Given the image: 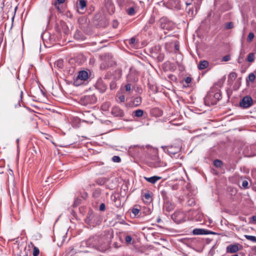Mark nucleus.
I'll list each match as a JSON object with an SVG mask.
<instances>
[{
    "mask_svg": "<svg viewBox=\"0 0 256 256\" xmlns=\"http://www.w3.org/2000/svg\"><path fill=\"white\" fill-rule=\"evenodd\" d=\"M2 42V36L0 34V44H1Z\"/></svg>",
    "mask_w": 256,
    "mask_h": 256,
    "instance_id": "680f3d73",
    "label": "nucleus"
},
{
    "mask_svg": "<svg viewBox=\"0 0 256 256\" xmlns=\"http://www.w3.org/2000/svg\"><path fill=\"white\" fill-rule=\"evenodd\" d=\"M144 150V146L138 145L130 146L129 148V152L132 154L138 156L139 154L143 152Z\"/></svg>",
    "mask_w": 256,
    "mask_h": 256,
    "instance_id": "ddd939ff",
    "label": "nucleus"
},
{
    "mask_svg": "<svg viewBox=\"0 0 256 256\" xmlns=\"http://www.w3.org/2000/svg\"><path fill=\"white\" fill-rule=\"evenodd\" d=\"M239 246L242 247L239 244H231L228 246L226 248V253L233 254L236 252L240 250L238 248Z\"/></svg>",
    "mask_w": 256,
    "mask_h": 256,
    "instance_id": "4468645a",
    "label": "nucleus"
},
{
    "mask_svg": "<svg viewBox=\"0 0 256 256\" xmlns=\"http://www.w3.org/2000/svg\"><path fill=\"white\" fill-rule=\"evenodd\" d=\"M144 202H150L152 201V198L150 192L145 193L142 196Z\"/></svg>",
    "mask_w": 256,
    "mask_h": 256,
    "instance_id": "b1692460",
    "label": "nucleus"
},
{
    "mask_svg": "<svg viewBox=\"0 0 256 256\" xmlns=\"http://www.w3.org/2000/svg\"><path fill=\"white\" fill-rule=\"evenodd\" d=\"M88 74L86 70H81L79 72L77 78L74 80V84L75 86H78L80 85L78 82L79 80L84 81L88 78Z\"/></svg>",
    "mask_w": 256,
    "mask_h": 256,
    "instance_id": "f8f14e48",
    "label": "nucleus"
},
{
    "mask_svg": "<svg viewBox=\"0 0 256 256\" xmlns=\"http://www.w3.org/2000/svg\"><path fill=\"white\" fill-rule=\"evenodd\" d=\"M171 218L175 222L180 224L186 220V215L184 212L178 210L172 215Z\"/></svg>",
    "mask_w": 256,
    "mask_h": 256,
    "instance_id": "423d86ee",
    "label": "nucleus"
},
{
    "mask_svg": "<svg viewBox=\"0 0 256 256\" xmlns=\"http://www.w3.org/2000/svg\"><path fill=\"white\" fill-rule=\"evenodd\" d=\"M106 209V206L104 204L102 203L100 206V210L102 211H104Z\"/></svg>",
    "mask_w": 256,
    "mask_h": 256,
    "instance_id": "864d4df0",
    "label": "nucleus"
},
{
    "mask_svg": "<svg viewBox=\"0 0 256 256\" xmlns=\"http://www.w3.org/2000/svg\"><path fill=\"white\" fill-rule=\"evenodd\" d=\"M122 75V71L120 68H116L112 74V79L115 80H119Z\"/></svg>",
    "mask_w": 256,
    "mask_h": 256,
    "instance_id": "412c9836",
    "label": "nucleus"
},
{
    "mask_svg": "<svg viewBox=\"0 0 256 256\" xmlns=\"http://www.w3.org/2000/svg\"><path fill=\"white\" fill-rule=\"evenodd\" d=\"M124 88L126 92H130L131 90V84L128 83L125 85Z\"/></svg>",
    "mask_w": 256,
    "mask_h": 256,
    "instance_id": "c03bdc74",
    "label": "nucleus"
},
{
    "mask_svg": "<svg viewBox=\"0 0 256 256\" xmlns=\"http://www.w3.org/2000/svg\"><path fill=\"white\" fill-rule=\"evenodd\" d=\"M165 208L166 211L170 212L174 208V205L170 202H167L165 204Z\"/></svg>",
    "mask_w": 256,
    "mask_h": 256,
    "instance_id": "cd10ccee",
    "label": "nucleus"
},
{
    "mask_svg": "<svg viewBox=\"0 0 256 256\" xmlns=\"http://www.w3.org/2000/svg\"><path fill=\"white\" fill-rule=\"evenodd\" d=\"M126 79L128 82H135L138 80V75L135 72L130 71L128 74Z\"/></svg>",
    "mask_w": 256,
    "mask_h": 256,
    "instance_id": "dca6fc26",
    "label": "nucleus"
},
{
    "mask_svg": "<svg viewBox=\"0 0 256 256\" xmlns=\"http://www.w3.org/2000/svg\"><path fill=\"white\" fill-rule=\"evenodd\" d=\"M176 49H177V50H178V46H176Z\"/></svg>",
    "mask_w": 256,
    "mask_h": 256,
    "instance_id": "774afa93",
    "label": "nucleus"
},
{
    "mask_svg": "<svg viewBox=\"0 0 256 256\" xmlns=\"http://www.w3.org/2000/svg\"><path fill=\"white\" fill-rule=\"evenodd\" d=\"M102 58L104 62L100 64V68L102 70H104L106 67L111 66L114 62L112 60V56L110 54H104L102 56Z\"/></svg>",
    "mask_w": 256,
    "mask_h": 256,
    "instance_id": "20e7f679",
    "label": "nucleus"
},
{
    "mask_svg": "<svg viewBox=\"0 0 256 256\" xmlns=\"http://www.w3.org/2000/svg\"><path fill=\"white\" fill-rule=\"evenodd\" d=\"M208 66V62L206 60L200 61L198 65L199 70H204Z\"/></svg>",
    "mask_w": 256,
    "mask_h": 256,
    "instance_id": "5701e85b",
    "label": "nucleus"
},
{
    "mask_svg": "<svg viewBox=\"0 0 256 256\" xmlns=\"http://www.w3.org/2000/svg\"><path fill=\"white\" fill-rule=\"evenodd\" d=\"M19 140H20V139H19V138H17V139H16V142H17V144H18V143H19Z\"/></svg>",
    "mask_w": 256,
    "mask_h": 256,
    "instance_id": "0e129e2a",
    "label": "nucleus"
},
{
    "mask_svg": "<svg viewBox=\"0 0 256 256\" xmlns=\"http://www.w3.org/2000/svg\"><path fill=\"white\" fill-rule=\"evenodd\" d=\"M253 104L252 98L248 96H244L240 102V106L243 108H248Z\"/></svg>",
    "mask_w": 256,
    "mask_h": 256,
    "instance_id": "9d476101",
    "label": "nucleus"
},
{
    "mask_svg": "<svg viewBox=\"0 0 256 256\" xmlns=\"http://www.w3.org/2000/svg\"><path fill=\"white\" fill-rule=\"evenodd\" d=\"M114 85H115V84H114H114H110V86L111 88H112V87H114Z\"/></svg>",
    "mask_w": 256,
    "mask_h": 256,
    "instance_id": "e2e57ef3",
    "label": "nucleus"
},
{
    "mask_svg": "<svg viewBox=\"0 0 256 256\" xmlns=\"http://www.w3.org/2000/svg\"><path fill=\"white\" fill-rule=\"evenodd\" d=\"M162 148L164 152H168L171 157L178 153L180 150V148L176 146H162Z\"/></svg>",
    "mask_w": 256,
    "mask_h": 256,
    "instance_id": "1a4fd4ad",
    "label": "nucleus"
},
{
    "mask_svg": "<svg viewBox=\"0 0 256 256\" xmlns=\"http://www.w3.org/2000/svg\"><path fill=\"white\" fill-rule=\"evenodd\" d=\"M86 6V2L85 0H79L78 4H77V8L80 11V13H84V10Z\"/></svg>",
    "mask_w": 256,
    "mask_h": 256,
    "instance_id": "a211bd4d",
    "label": "nucleus"
},
{
    "mask_svg": "<svg viewBox=\"0 0 256 256\" xmlns=\"http://www.w3.org/2000/svg\"><path fill=\"white\" fill-rule=\"evenodd\" d=\"M100 190H96L93 192V196L94 197H98L100 195Z\"/></svg>",
    "mask_w": 256,
    "mask_h": 256,
    "instance_id": "37998d69",
    "label": "nucleus"
},
{
    "mask_svg": "<svg viewBox=\"0 0 256 256\" xmlns=\"http://www.w3.org/2000/svg\"><path fill=\"white\" fill-rule=\"evenodd\" d=\"M254 38V34L252 32L249 33L248 36V41L250 42L252 41Z\"/></svg>",
    "mask_w": 256,
    "mask_h": 256,
    "instance_id": "a19ab883",
    "label": "nucleus"
},
{
    "mask_svg": "<svg viewBox=\"0 0 256 256\" xmlns=\"http://www.w3.org/2000/svg\"><path fill=\"white\" fill-rule=\"evenodd\" d=\"M237 77V74L235 72H230L228 76V82L232 83Z\"/></svg>",
    "mask_w": 256,
    "mask_h": 256,
    "instance_id": "393cba45",
    "label": "nucleus"
},
{
    "mask_svg": "<svg viewBox=\"0 0 256 256\" xmlns=\"http://www.w3.org/2000/svg\"><path fill=\"white\" fill-rule=\"evenodd\" d=\"M192 233L194 235H206L214 234L212 232L202 228H195L193 230Z\"/></svg>",
    "mask_w": 256,
    "mask_h": 256,
    "instance_id": "2eb2a0df",
    "label": "nucleus"
},
{
    "mask_svg": "<svg viewBox=\"0 0 256 256\" xmlns=\"http://www.w3.org/2000/svg\"><path fill=\"white\" fill-rule=\"evenodd\" d=\"M113 237V234L110 230H106L100 234L90 236L86 242L88 246L94 248L100 252H105L110 246Z\"/></svg>",
    "mask_w": 256,
    "mask_h": 256,
    "instance_id": "f257e3e1",
    "label": "nucleus"
},
{
    "mask_svg": "<svg viewBox=\"0 0 256 256\" xmlns=\"http://www.w3.org/2000/svg\"><path fill=\"white\" fill-rule=\"evenodd\" d=\"M18 95L19 96V98H18V102L14 104V107L17 108L21 106V102L22 99L23 92L22 90H18Z\"/></svg>",
    "mask_w": 256,
    "mask_h": 256,
    "instance_id": "6ab92c4d",
    "label": "nucleus"
},
{
    "mask_svg": "<svg viewBox=\"0 0 256 256\" xmlns=\"http://www.w3.org/2000/svg\"><path fill=\"white\" fill-rule=\"evenodd\" d=\"M132 212L133 214H134V215L136 216L137 214H138L140 212V210L138 208H134L132 210Z\"/></svg>",
    "mask_w": 256,
    "mask_h": 256,
    "instance_id": "a18cd8bd",
    "label": "nucleus"
},
{
    "mask_svg": "<svg viewBox=\"0 0 256 256\" xmlns=\"http://www.w3.org/2000/svg\"><path fill=\"white\" fill-rule=\"evenodd\" d=\"M245 238L249 240L254 242L256 236H253L245 235Z\"/></svg>",
    "mask_w": 256,
    "mask_h": 256,
    "instance_id": "4c0bfd02",
    "label": "nucleus"
},
{
    "mask_svg": "<svg viewBox=\"0 0 256 256\" xmlns=\"http://www.w3.org/2000/svg\"><path fill=\"white\" fill-rule=\"evenodd\" d=\"M160 26L161 28L171 30L174 27L172 22L170 21L166 18H162L159 20Z\"/></svg>",
    "mask_w": 256,
    "mask_h": 256,
    "instance_id": "6e6552de",
    "label": "nucleus"
},
{
    "mask_svg": "<svg viewBox=\"0 0 256 256\" xmlns=\"http://www.w3.org/2000/svg\"><path fill=\"white\" fill-rule=\"evenodd\" d=\"M144 178L150 183H151L152 184H156L158 180H160L162 178V177L159 176H152V177L148 178V177H144Z\"/></svg>",
    "mask_w": 256,
    "mask_h": 256,
    "instance_id": "aec40b11",
    "label": "nucleus"
},
{
    "mask_svg": "<svg viewBox=\"0 0 256 256\" xmlns=\"http://www.w3.org/2000/svg\"><path fill=\"white\" fill-rule=\"evenodd\" d=\"M125 240L127 244H130L132 240V238L130 236H126Z\"/></svg>",
    "mask_w": 256,
    "mask_h": 256,
    "instance_id": "79ce46f5",
    "label": "nucleus"
},
{
    "mask_svg": "<svg viewBox=\"0 0 256 256\" xmlns=\"http://www.w3.org/2000/svg\"><path fill=\"white\" fill-rule=\"evenodd\" d=\"M198 0H186V7L190 6H191L196 5Z\"/></svg>",
    "mask_w": 256,
    "mask_h": 256,
    "instance_id": "7c9ffc66",
    "label": "nucleus"
},
{
    "mask_svg": "<svg viewBox=\"0 0 256 256\" xmlns=\"http://www.w3.org/2000/svg\"><path fill=\"white\" fill-rule=\"evenodd\" d=\"M142 102V98L140 96H138L134 98L132 100L129 105L132 106H138Z\"/></svg>",
    "mask_w": 256,
    "mask_h": 256,
    "instance_id": "4be33fe9",
    "label": "nucleus"
},
{
    "mask_svg": "<svg viewBox=\"0 0 256 256\" xmlns=\"http://www.w3.org/2000/svg\"><path fill=\"white\" fill-rule=\"evenodd\" d=\"M97 101L96 96L94 95H88L82 96L80 100V103L83 106H87L95 104Z\"/></svg>",
    "mask_w": 256,
    "mask_h": 256,
    "instance_id": "0eeeda50",
    "label": "nucleus"
},
{
    "mask_svg": "<svg viewBox=\"0 0 256 256\" xmlns=\"http://www.w3.org/2000/svg\"><path fill=\"white\" fill-rule=\"evenodd\" d=\"M157 58L158 60V61L162 62L164 58V55L163 54H160L158 56Z\"/></svg>",
    "mask_w": 256,
    "mask_h": 256,
    "instance_id": "49530a36",
    "label": "nucleus"
},
{
    "mask_svg": "<svg viewBox=\"0 0 256 256\" xmlns=\"http://www.w3.org/2000/svg\"><path fill=\"white\" fill-rule=\"evenodd\" d=\"M214 164L216 168H220L222 165V162L219 160H215L214 161Z\"/></svg>",
    "mask_w": 256,
    "mask_h": 256,
    "instance_id": "473e14b6",
    "label": "nucleus"
},
{
    "mask_svg": "<svg viewBox=\"0 0 256 256\" xmlns=\"http://www.w3.org/2000/svg\"><path fill=\"white\" fill-rule=\"evenodd\" d=\"M112 114L116 116H123L124 115V112L118 107L115 106L112 108Z\"/></svg>",
    "mask_w": 256,
    "mask_h": 256,
    "instance_id": "f3484780",
    "label": "nucleus"
},
{
    "mask_svg": "<svg viewBox=\"0 0 256 256\" xmlns=\"http://www.w3.org/2000/svg\"><path fill=\"white\" fill-rule=\"evenodd\" d=\"M55 65L60 68H62L64 66L63 60H58L56 63Z\"/></svg>",
    "mask_w": 256,
    "mask_h": 256,
    "instance_id": "f704fd0d",
    "label": "nucleus"
},
{
    "mask_svg": "<svg viewBox=\"0 0 256 256\" xmlns=\"http://www.w3.org/2000/svg\"><path fill=\"white\" fill-rule=\"evenodd\" d=\"M102 85V92H104L106 90V84H102V80L98 81V83L96 84L98 88L100 86Z\"/></svg>",
    "mask_w": 256,
    "mask_h": 256,
    "instance_id": "72a5a7b5",
    "label": "nucleus"
},
{
    "mask_svg": "<svg viewBox=\"0 0 256 256\" xmlns=\"http://www.w3.org/2000/svg\"><path fill=\"white\" fill-rule=\"evenodd\" d=\"M234 28V24L232 22H227L226 24V28L227 30L231 29Z\"/></svg>",
    "mask_w": 256,
    "mask_h": 256,
    "instance_id": "58836bf2",
    "label": "nucleus"
},
{
    "mask_svg": "<svg viewBox=\"0 0 256 256\" xmlns=\"http://www.w3.org/2000/svg\"><path fill=\"white\" fill-rule=\"evenodd\" d=\"M248 80L250 82H253L255 78H256V76H255V75L254 74V73H250L248 75Z\"/></svg>",
    "mask_w": 256,
    "mask_h": 256,
    "instance_id": "e433bc0d",
    "label": "nucleus"
},
{
    "mask_svg": "<svg viewBox=\"0 0 256 256\" xmlns=\"http://www.w3.org/2000/svg\"><path fill=\"white\" fill-rule=\"evenodd\" d=\"M66 0H56L54 2V6H57L58 4H62Z\"/></svg>",
    "mask_w": 256,
    "mask_h": 256,
    "instance_id": "de8ad7c7",
    "label": "nucleus"
},
{
    "mask_svg": "<svg viewBox=\"0 0 256 256\" xmlns=\"http://www.w3.org/2000/svg\"><path fill=\"white\" fill-rule=\"evenodd\" d=\"M202 0H198L196 5L191 6L189 7H186V10L188 14L190 16H195L198 12V10L200 8V6L201 4Z\"/></svg>",
    "mask_w": 256,
    "mask_h": 256,
    "instance_id": "9b49d317",
    "label": "nucleus"
},
{
    "mask_svg": "<svg viewBox=\"0 0 256 256\" xmlns=\"http://www.w3.org/2000/svg\"><path fill=\"white\" fill-rule=\"evenodd\" d=\"M144 110L140 109L136 110L134 112V114L136 117H142L144 114Z\"/></svg>",
    "mask_w": 256,
    "mask_h": 256,
    "instance_id": "bb28decb",
    "label": "nucleus"
},
{
    "mask_svg": "<svg viewBox=\"0 0 256 256\" xmlns=\"http://www.w3.org/2000/svg\"><path fill=\"white\" fill-rule=\"evenodd\" d=\"M129 44H132L135 43L136 42V38H132L130 40H129Z\"/></svg>",
    "mask_w": 256,
    "mask_h": 256,
    "instance_id": "6e6d98bb",
    "label": "nucleus"
},
{
    "mask_svg": "<svg viewBox=\"0 0 256 256\" xmlns=\"http://www.w3.org/2000/svg\"><path fill=\"white\" fill-rule=\"evenodd\" d=\"M118 99L120 102H124L125 100V96L124 94H121L118 97Z\"/></svg>",
    "mask_w": 256,
    "mask_h": 256,
    "instance_id": "8fccbe9b",
    "label": "nucleus"
},
{
    "mask_svg": "<svg viewBox=\"0 0 256 256\" xmlns=\"http://www.w3.org/2000/svg\"><path fill=\"white\" fill-rule=\"evenodd\" d=\"M184 82L186 84H188L192 82V78L189 76H187L184 78Z\"/></svg>",
    "mask_w": 256,
    "mask_h": 256,
    "instance_id": "3c124183",
    "label": "nucleus"
},
{
    "mask_svg": "<svg viewBox=\"0 0 256 256\" xmlns=\"http://www.w3.org/2000/svg\"><path fill=\"white\" fill-rule=\"evenodd\" d=\"M173 2H174V4L172 5L171 6L172 8H173V7L176 8L177 7V4H178V2H177L176 4V1H174V0H169L168 2V4H172Z\"/></svg>",
    "mask_w": 256,
    "mask_h": 256,
    "instance_id": "09e8293b",
    "label": "nucleus"
},
{
    "mask_svg": "<svg viewBox=\"0 0 256 256\" xmlns=\"http://www.w3.org/2000/svg\"><path fill=\"white\" fill-rule=\"evenodd\" d=\"M171 188L172 190H176L178 189V186L176 185H173L172 186Z\"/></svg>",
    "mask_w": 256,
    "mask_h": 256,
    "instance_id": "13d9d810",
    "label": "nucleus"
},
{
    "mask_svg": "<svg viewBox=\"0 0 256 256\" xmlns=\"http://www.w3.org/2000/svg\"><path fill=\"white\" fill-rule=\"evenodd\" d=\"M24 256H28V252H26V254H24Z\"/></svg>",
    "mask_w": 256,
    "mask_h": 256,
    "instance_id": "69168bd1",
    "label": "nucleus"
},
{
    "mask_svg": "<svg viewBox=\"0 0 256 256\" xmlns=\"http://www.w3.org/2000/svg\"><path fill=\"white\" fill-rule=\"evenodd\" d=\"M230 60V56H226L222 58V61L227 62Z\"/></svg>",
    "mask_w": 256,
    "mask_h": 256,
    "instance_id": "5fc2aeb1",
    "label": "nucleus"
},
{
    "mask_svg": "<svg viewBox=\"0 0 256 256\" xmlns=\"http://www.w3.org/2000/svg\"><path fill=\"white\" fill-rule=\"evenodd\" d=\"M146 214H150L151 213V210H150V209L149 208H146V210L144 211V212Z\"/></svg>",
    "mask_w": 256,
    "mask_h": 256,
    "instance_id": "4d7b16f0",
    "label": "nucleus"
},
{
    "mask_svg": "<svg viewBox=\"0 0 256 256\" xmlns=\"http://www.w3.org/2000/svg\"><path fill=\"white\" fill-rule=\"evenodd\" d=\"M84 221L90 227H94L100 224L101 222L100 216L94 214L92 212H88Z\"/></svg>",
    "mask_w": 256,
    "mask_h": 256,
    "instance_id": "7ed1b4c3",
    "label": "nucleus"
},
{
    "mask_svg": "<svg viewBox=\"0 0 256 256\" xmlns=\"http://www.w3.org/2000/svg\"><path fill=\"white\" fill-rule=\"evenodd\" d=\"M30 244L32 246L34 250L32 252L33 256H38L40 254V250L38 248L34 246L32 242Z\"/></svg>",
    "mask_w": 256,
    "mask_h": 256,
    "instance_id": "2f4dec72",
    "label": "nucleus"
},
{
    "mask_svg": "<svg viewBox=\"0 0 256 256\" xmlns=\"http://www.w3.org/2000/svg\"><path fill=\"white\" fill-rule=\"evenodd\" d=\"M242 185L244 188H248V182L246 180L242 181Z\"/></svg>",
    "mask_w": 256,
    "mask_h": 256,
    "instance_id": "ea45409f",
    "label": "nucleus"
},
{
    "mask_svg": "<svg viewBox=\"0 0 256 256\" xmlns=\"http://www.w3.org/2000/svg\"><path fill=\"white\" fill-rule=\"evenodd\" d=\"M104 182L105 181L103 178H99L97 180V183L100 185H102L104 184Z\"/></svg>",
    "mask_w": 256,
    "mask_h": 256,
    "instance_id": "603ef678",
    "label": "nucleus"
},
{
    "mask_svg": "<svg viewBox=\"0 0 256 256\" xmlns=\"http://www.w3.org/2000/svg\"><path fill=\"white\" fill-rule=\"evenodd\" d=\"M156 50H159L160 49V46H157L155 47Z\"/></svg>",
    "mask_w": 256,
    "mask_h": 256,
    "instance_id": "052dcab7",
    "label": "nucleus"
},
{
    "mask_svg": "<svg viewBox=\"0 0 256 256\" xmlns=\"http://www.w3.org/2000/svg\"><path fill=\"white\" fill-rule=\"evenodd\" d=\"M254 96L256 98V90L254 92Z\"/></svg>",
    "mask_w": 256,
    "mask_h": 256,
    "instance_id": "338daca9",
    "label": "nucleus"
},
{
    "mask_svg": "<svg viewBox=\"0 0 256 256\" xmlns=\"http://www.w3.org/2000/svg\"><path fill=\"white\" fill-rule=\"evenodd\" d=\"M251 218L253 221L256 222V216H252Z\"/></svg>",
    "mask_w": 256,
    "mask_h": 256,
    "instance_id": "bf43d9fd",
    "label": "nucleus"
},
{
    "mask_svg": "<svg viewBox=\"0 0 256 256\" xmlns=\"http://www.w3.org/2000/svg\"><path fill=\"white\" fill-rule=\"evenodd\" d=\"M135 8L136 6H132L129 8H128L126 10L127 14L131 16L134 15L136 13Z\"/></svg>",
    "mask_w": 256,
    "mask_h": 256,
    "instance_id": "a878e982",
    "label": "nucleus"
},
{
    "mask_svg": "<svg viewBox=\"0 0 256 256\" xmlns=\"http://www.w3.org/2000/svg\"><path fill=\"white\" fill-rule=\"evenodd\" d=\"M155 22V18L153 16H151L149 20L145 24L142 31L144 32H146L148 35H150L152 34L154 26L153 24Z\"/></svg>",
    "mask_w": 256,
    "mask_h": 256,
    "instance_id": "39448f33",
    "label": "nucleus"
},
{
    "mask_svg": "<svg viewBox=\"0 0 256 256\" xmlns=\"http://www.w3.org/2000/svg\"><path fill=\"white\" fill-rule=\"evenodd\" d=\"M110 104L109 102H106L102 104L101 109L103 111H107L110 107Z\"/></svg>",
    "mask_w": 256,
    "mask_h": 256,
    "instance_id": "c756f323",
    "label": "nucleus"
},
{
    "mask_svg": "<svg viewBox=\"0 0 256 256\" xmlns=\"http://www.w3.org/2000/svg\"><path fill=\"white\" fill-rule=\"evenodd\" d=\"M222 93L220 90L212 88L208 93L204 99L206 106H212L216 104L221 98Z\"/></svg>",
    "mask_w": 256,
    "mask_h": 256,
    "instance_id": "f03ea898",
    "label": "nucleus"
},
{
    "mask_svg": "<svg viewBox=\"0 0 256 256\" xmlns=\"http://www.w3.org/2000/svg\"><path fill=\"white\" fill-rule=\"evenodd\" d=\"M255 59L254 54L253 52L249 54L247 57V61L250 62H254Z\"/></svg>",
    "mask_w": 256,
    "mask_h": 256,
    "instance_id": "c85d7f7f",
    "label": "nucleus"
},
{
    "mask_svg": "<svg viewBox=\"0 0 256 256\" xmlns=\"http://www.w3.org/2000/svg\"><path fill=\"white\" fill-rule=\"evenodd\" d=\"M112 160L114 162H121V158L119 156H114L112 158Z\"/></svg>",
    "mask_w": 256,
    "mask_h": 256,
    "instance_id": "c9c22d12",
    "label": "nucleus"
}]
</instances>
